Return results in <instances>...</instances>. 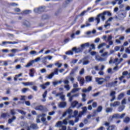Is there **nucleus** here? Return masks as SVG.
I'll return each instance as SVG.
<instances>
[{
	"instance_id": "nucleus-12",
	"label": "nucleus",
	"mask_w": 130,
	"mask_h": 130,
	"mask_svg": "<svg viewBox=\"0 0 130 130\" xmlns=\"http://www.w3.org/2000/svg\"><path fill=\"white\" fill-rule=\"evenodd\" d=\"M125 17H126V13H122L118 16L119 20L120 21H123V19L125 18Z\"/></svg>"
},
{
	"instance_id": "nucleus-11",
	"label": "nucleus",
	"mask_w": 130,
	"mask_h": 130,
	"mask_svg": "<svg viewBox=\"0 0 130 130\" xmlns=\"http://www.w3.org/2000/svg\"><path fill=\"white\" fill-rule=\"evenodd\" d=\"M95 60H97V61L102 62V61H105V60H106V58H103L98 54L95 55Z\"/></svg>"
},
{
	"instance_id": "nucleus-16",
	"label": "nucleus",
	"mask_w": 130,
	"mask_h": 130,
	"mask_svg": "<svg viewBox=\"0 0 130 130\" xmlns=\"http://www.w3.org/2000/svg\"><path fill=\"white\" fill-rule=\"evenodd\" d=\"M22 85L24 86H34L35 82H22Z\"/></svg>"
},
{
	"instance_id": "nucleus-36",
	"label": "nucleus",
	"mask_w": 130,
	"mask_h": 130,
	"mask_svg": "<svg viewBox=\"0 0 130 130\" xmlns=\"http://www.w3.org/2000/svg\"><path fill=\"white\" fill-rule=\"evenodd\" d=\"M78 70V67H76L75 68H74V69H73L71 71V72L70 74V75H74V74H75V73H76V72H77Z\"/></svg>"
},
{
	"instance_id": "nucleus-56",
	"label": "nucleus",
	"mask_w": 130,
	"mask_h": 130,
	"mask_svg": "<svg viewBox=\"0 0 130 130\" xmlns=\"http://www.w3.org/2000/svg\"><path fill=\"white\" fill-rule=\"evenodd\" d=\"M97 106H98L97 102H93L92 104V106L93 108H96V107H97Z\"/></svg>"
},
{
	"instance_id": "nucleus-18",
	"label": "nucleus",
	"mask_w": 130,
	"mask_h": 130,
	"mask_svg": "<svg viewBox=\"0 0 130 130\" xmlns=\"http://www.w3.org/2000/svg\"><path fill=\"white\" fill-rule=\"evenodd\" d=\"M58 107L60 108H64L67 106V103L66 102H61L58 105Z\"/></svg>"
},
{
	"instance_id": "nucleus-26",
	"label": "nucleus",
	"mask_w": 130,
	"mask_h": 130,
	"mask_svg": "<svg viewBox=\"0 0 130 130\" xmlns=\"http://www.w3.org/2000/svg\"><path fill=\"white\" fill-rule=\"evenodd\" d=\"M72 50H69L66 52L65 54H66V55H74V51H73V49H72Z\"/></svg>"
},
{
	"instance_id": "nucleus-30",
	"label": "nucleus",
	"mask_w": 130,
	"mask_h": 130,
	"mask_svg": "<svg viewBox=\"0 0 130 130\" xmlns=\"http://www.w3.org/2000/svg\"><path fill=\"white\" fill-rule=\"evenodd\" d=\"M110 54L108 53V52H104L103 53L101 54V56L103 57H108V56Z\"/></svg>"
},
{
	"instance_id": "nucleus-4",
	"label": "nucleus",
	"mask_w": 130,
	"mask_h": 130,
	"mask_svg": "<svg viewBox=\"0 0 130 130\" xmlns=\"http://www.w3.org/2000/svg\"><path fill=\"white\" fill-rule=\"evenodd\" d=\"M59 97L62 101H66V95H64L63 92H59L56 94L55 97Z\"/></svg>"
},
{
	"instance_id": "nucleus-34",
	"label": "nucleus",
	"mask_w": 130,
	"mask_h": 130,
	"mask_svg": "<svg viewBox=\"0 0 130 130\" xmlns=\"http://www.w3.org/2000/svg\"><path fill=\"white\" fill-rule=\"evenodd\" d=\"M23 25H24L26 27H29V26H30V22H29V21H28L24 20L23 23Z\"/></svg>"
},
{
	"instance_id": "nucleus-41",
	"label": "nucleus",
	"mask_w": 130,
	"mask_h": 130,
	"mask_svg": "<svg viewBox=\"0 0 130 130\" xmlns=\"http://www.w3.org/2000/svg\"><path fill=\"white\" fill-rule=\"evenodd\" d=\"M105 45H106V43H103L98 46V48L100 49V48H102V47H103V46H105Z\"/></svg>"
},
{
	"instance_id": "nucleus-38",
	"label": "nucleus",
	"mask_w": 130,
	"mask_h": 130,
	"mask_svg": "<svg viewBox=\"0 0 130 130\" xmlns=\"http://www.w3.org/2000/svg\"><path fill=\"white\" fill-rule=\"evenodd\" d=\"M34 69H31L30 70L29 76L30 77H34Z\"/></svg>"
},
{
	"instance_id": "nucleus-37",
	"label": "nucleus",
	"mask_w": 130,
	"mask_h": 130,
	"mask_svg": "<svg viewBox=\"0 0 130 130\" xmlns=\"http://www.w3.org/2000/svg\"><path fill=\"white\" fill-rule=\"evenodd\" d=\"M124 96V93H123V92L121 93L117 98V100H120V99H122V98H123V97Z\"/></svg>"
},
{
	"instance_id": "nucleus-27",
	"label": "nucleus",
	"mask_w": 130,
	"mask_h": 130,
	"mask_svg": "<svg viewBox=\"0 0 130 130\" xmlns=\"http://www.w3.org/2000/svg\"><path fill=\"white\" fill-rule=\"evenodd\" d=\"M116 126L115 125H111L107 128V130H115Z\"/></svg>"
},
{
	"instance_id": "nucleus-35",
	"label": "nucleus",
	"mask_w": 130,
	"mask_h": 130,
	"mask_svg": "<svg viewBox=\"0 0 130 130\" xmlns=\"http://www.w3.org/2000/svg\"><path fill=\"white\" fill-rule=\"evenodd\" d=\"M79 90H81V88H74L71 90V93H76V92H78Z\"/></svg>"
},
{
	"instance_id": "nucleus-3",
	"label": "nucleus",
	"mask_w": 130,
	"mask_h": 130,
	"mask_svg": "<svg viewBox=\"0 0 130 130\" xmlns=\"http://www.w3.org/2000/svg\"><path fill=\"white\" fill-rule=\"evenodd\" d=\"M79 63V64L82 63L83 66L89 64V63H90V61L89 60V57H85L84 58L80 60Z\"/></svg>"
},
{
	"instance_id": "nucleus-33",
	"label": "nucleus",
	"mask_w": 130,
	"mask_h": 130,
	"mask_svg": "<svg viewBox=\"0 0 130 130\" xmlns=\"http://www.w3.org/2000/svg\"><path fill=\"white\" fill-rule=\"evenodd\" d=\"M112 110H113L112 108H109V107L106 108V112L107 113H109L110 112H112Z\"/></svg>"
},
{
	"instance_id": "nucleus-22",
	"label": "nucleus",
	"mask_w": 130,
	"mask_h": 130,
	"mask_svg": "<svg viewBox=\"0 0 130 130\" xmlns=\"http://www.w3.org/2000/svg\"><path fill=\"white\" fill-rule=\"evenodd\" d=\"M30 127L32 129H38V125L37 124L32 123L30 125Z\"/></svg>"
},
{
	"instance_id": "nucleus-15",
	"label": "nucleus",
	"mask_w": 130,
	"mask_h": 130,
	"mask_svg": "<svg viewBox=\"0 0 130 130\" xmlns=\"http://www.w3.org/2000/svg\"><path fill=\"white\" fill-rule=\"evenodd\" d=\"M103 109V107H102V106H99L98 107L96 110H94L93 111V114H96V113H97V112H99V113L101 112V111H102Z\"/></svg>"
},
{
	"instance_id": "nucleus-7",
	"label": "nucleus",
	"mask_w": 130,
	"mask_h": 130,
	"mask_svg": "<svg viewBox=\"0 0 130 130\" xmlns=\"http://www.w3.org/2000/svg\"><path fill=\"white\" fill-rule=\"evenodd\" d=\"M35 110H39V111H44V110H45V109L46 108L45 106H42V105H39L35 107Z\"/></svg>"
},
{
	"instance_id": "nucleus-39",
	"label": "nucleus",
	"mask_w": 130,
	"mask_h": 130,
	"mask_svg": "<svg viewBox=\"0 0 130 130\" xmlns=\"http://www.w3.org/2000/svg\"><path fill=\"white\" fill-rule=\"evenodd\" d=\"M64 88L66 89L67 91H70L71 90V86L70 85L67 84L64 86Z\"/></svg>"
},
{
	"instance_id": "nucleus-45",
	"label": "nucleus",
	"mask_w": 130,
	"mask_h": 130,
	"mask_svg": "<svg viewBox=\"0 0 130 130\" xmlns=\"http://www.w3.org/2000/svg\"><path fill=\"white\" fill-rule=\"evenodd\" d=\"M68 123L69 124H70V125H72V126L75 125V121H74V120H69L68 121Z\"/></svg>"
},
{
	"instance_id": "nucleus-29",
	"label": "nucleus",
	"mask_w": 130,
	"mask_h": 130,
	"mask_svg": "<svg viewBox=\"0 0 130 130\" xmlns=\"http://www.w3.org/2000/svg\"><path fill=\"white\" fill-rule=\"evenodd\" d=\"M125 107V106L123 105L120 106L118 108V111H119V112H121V111L124 109Z\"/></svg>"
},
{
	"instance_id": "nucleus-19",
	"label": "nucleus",
	"mask_w": 130,
	"mask_h": 130,
	"mask_svg": "<svg viewBox=\"0 0 130 130\" xmlns=\"http://www.w3.org/2000/svg\"><path fill=\"white\" fill-rule=\"evenodd\" d=\"M35 62V61L34 60H31L29 61L26 65L24 66L25 68H30V67H31V66H33V64Z\"/></svg>"
},
{
	"instance_id": "nucleus-44",
	"label": "nucleus",
	"mask_w": 130,
	"mask_h": 130,
	"mask_svg": "<svg viewBox=\"0 0 130 130\" xmlns=\"http://www.w3.org/2000/svg\"><path fill=\"white\" fill-rule=\"evenodd\" d=\"M52 74H54V75H58V69L55 68L54 70V72H52Z\"/></svg>"
},
{
	"instance_id": "nucleus-1",
	"label": "nucleus",
	"mask_w": 130,
	"mask_h": 130,
	"mask_svg": "<svg viewBox=\"0 0 130 130\" xmlns=\"http://www.w3.org/2000/svg\"><path fill=\"white\" fill-rule=\"evenodd\" d=\"M107 15L109 17H111V13L109 11H104L102 13L98 15L95 18V21H96V25H98L100 23V18L102 20L103 22H104L106 18H105V15Z\"/></svg>"
},
{
	"instance_id": "nucleus-48",
	"label": "nucleus",
	"mask_w": 130,
	"mask_h": 130,
	"mask_svg": "<svg viewBox=\"0 0 130 130\" xmlns=\"http://www.w3.org/2000/svg\"><path fill=\"white\" fill-rule=\"evenodd\" d=\"M75 117V121L74 122L77 123L79 122V120H80L79 118H80V117H79V114L78 115V116H76L74 117Z\"/></svg>"
},
{
	"instance_id": "nucleus-10",
	"label": "nucleus",
	"mask_w": 130,
	"mask_h": 130,
	"mask_svg": "<svg viewBox=\"0 0 130 130\" xmlns=\"http://www.w3.org/2000/svg\"><path fill=\"white\" fill-rule=\"evenodd\" d=\"M122 60H123L122 58H121L120 59L116 58L114 59L113 63H115L116 66H118Z\"/></svg>"
},
{
	"instance_id": "nucleus-21",
	"label": "nucleus",
	"mask_w": 130,
	"mask_h": 130,
	"mask_svg": "<svg viewBox=\"0 0 130 130\" xmlns=\"http://www.w3.org/2000/svg\"><path fill=\"white\" fill-rule=\"evenodd\" d=\"M7 116L10 117L9 113H2L0 116V118H6Z\"/></svg>"
},
{
	"instance_id": "nucleus-47",
	"label": "nucleus",
	"mask_w": 130,
	"mask_h": 130,
	"mask_svg": "<svg viewBox=\"0 0 130 130\" xmlns=\"http://www.w3.org/2000/svg\"><path fill=\"white\" fill-rule=\"evenodd\" d=\"M17 111H18V112H19V113H21L23 115H25L26 113V112H25L24 111H22V110H19V109H18Z\"/></svg>"
},
{
	"instance_id": "nucleus-55",
	"label": "nucleus",
	"mask_w": 130,
	"mask_h": 130,
	"mask_svg": "<svg viewBox=\"0 0 130 130\" xmlns=\"http://www.w3.org/2000/svg\"><path fill=\"white\" fill-rule=\"evenodd\" d=\"M79 115V111L78 110H75L74 112V117L78 116L77 115Z\"/></svg>"
},
{
	"instance_id": "nucleus-62",
	"label": "nucleus",
	"mask_w": 130,
	"mask_h": 130,
	"mask_svg": "<svg viewBox=\"0 0 130 130\" xmlns=\"http://www.w3.org/2000/svg\"><path fill=\"white\" fill-rule=\"evenodd\" d=\"M28 90H29V88H24L22 89V93H26V92H27Z\"/></svg>"
},
{
	"instance_id": "nucleus-60",
	"label": "nucleus",
	"mask_w": 130,
	"mask_h": 130,
	"mask_svg": "<svg viewBox=\"0 0 130 130\" xmlns=\"http://www.w3.org/2000/svg\"><path fill=\"white\" fill-rule=\"evenodd\" d=\"M89 46H90V48L93 49V50H95V44H91Z\"/></svg>"
},
{
	"instance_id": "nucleus-43",
	"label": "nucleus",
	"mask_w": 130,
	"mask_h": 130,
	"mask_svg": "<svg viewBox=\"0 0 130 130\" xmlns=\"http://www.w3.org/2000/svg\"><path fill=\"white\" fill-rule=\"evenodd\" d=\"M82 101H83V102H86V94L83 93L82 94Z\"/></svg>"
},
{
	"instance_id": "nucleus-64",
	"label": "nucleus",
	"mask_w": 130,
	"mask_h": 130,
	"mask_svg": "<svg viewBox=\"0 0 130 130\" xmlns=\"http://www.w3.org/2000/svg\"><path fill=\"white\" fill-rule=\"evenodd\" d=\"M78 86V82H76L73 85V88H77Z\"/></svg>"
},
{
	"instance_id": "nucleus-17",
	"label": "nucleus",
	"mask_w": 130,
	"mask_h": 130,
	"mask_svg": "<svg viewBox=\"0 0 130 130\" xmlns=\"http://www.w3.org/2000/svg\"><path fill=\"white\" fill-rule=\"evenodd\" d=\"M49 85H50V83L49 82H47L46 83H45V84H43L42 85H40L41 88H42V89H43V90L46 89V88H47L48 86H49Z\"/></svg>"
},
{
	"instance_id": "nucleus-8",
	"label": "nucleus",
	"mask_w": 130,
	"mask_h": 130,
	"mask_svg": "<svg viewBox=\"0 0 130 130\" xmlns=\"http://www.w3.org/2000/svg\"><path fill=\"white\" fill-rule=\"evenodd\" d=\"M34 11L35 13H40L41 12H44V11H45V7L43 6L38 8H35Z\"/></svg>"
},
{
	"instance_id": "nucleus-58",
	"label": "nucleus",
	"mask_w": 130,
	"mask_h": 130,
	"mask_svg": "<svg viewBox=\"0 0 130 130\" xmlns=\"http://www.w3.org/2000/svg\"><path fill=\"white\" fill-rule=\"evenodd\" d=\"M84 72H85V70H84V68H82L80 71L79 74L82 76V75H84Z\"/></svg>"
},
{
	"instance_id": "nucleus-57",
	"label": "nucleus",
	"mask_w": 130,
	"mask_h": 130,
	"mask_svg": "<svg viewBox=\"0 0 130 130\" xmlns=\"http://www.w3.org/2000/svg\"><path fill=\"white\" fill-rule=\"evenodd\" d=\"M125 104H126V99H124L121 101V105H124Z\"/></svg>"
},
{
	"instance_id": "nucleus-42",
	"label": "nucleus",
	"mask_w": 130,
	"mask_h": 130,
	"mask_svg": "<svg viewBox=\"0 0 130 130\" xmlns=\"http://www.w3.org/2000/svg\"><path fill=\"white\" fill-rule=\"evenodd\" d=\"M70 78V77H67V79L64 80L63 83L64 84V85H69V84H70V81H69V80H68L69 78Z\"/></svg>"
},
{
	"instance_id": "nucleus-25",
	"label": "nucleus",
	"mask_w": 130,
	"mask_h": 130,
	"mask_svg": "<svg viewBox=\"0 0 130 130\" xmlns=\"http://www.w3.org/2000/svg\"><path fill=\"white\" fill-rule=\"evenodd\" d=\"M16 116H13L12 118H10L8 120V123H9L10 124H12L13 123V121H14V120H16Z\"/></svg>"
},
{
	"instance_id": "nucleus-13",
	"label": "nucleus",
	"mask_w": 130,
	"mask_h": 130,
	"mask_svg": "<svg viewBox=\"0 0 130 130\" xmlns=\"http://www.w3.org/2000/svg\"><path fill=\"white\" fill-rule=\"evenodd\" d=\"M116 84H117V81L112 82L111 83H108L106 84V86L108 88H111V87H114L116 86Z\"/></svg>"
},
{
	"instance_id": "nucleus-24",
	"label": "nucleus",
	"mask_w": 130,
	"mask_h": 130,
	"mask_svg": "<svg viewBox=\"0 0 130 130\" xmlns=\"http://www.w3.org/2000/svg\"><path fill=\"white\" fill-rule=\"evenodd\" d=\"M30 13H32L31 10H24L22 11L21 14V15H28V14H30Z\"/></svg>"
},
{
	"instance_id": "nucleus-52",
	"label": "nucleus",
	"mask_w": 130,
	"mask_h": 130,
	"mask_svg": "<svg viewBox=\"0 0 130 130\" xmlns=\"http://www.w3.org/2000/svg\"><path fill=\"white\" fill-rule=\"evenodd\" d=\"M110 80V77L109 76H107L104 79V82H108Z\"/></svg>"
},
{
	"instance_id": "nucleus-54",
	"label": "nucleus",
	"mask_w": 130,
	"mask_h": 130,
	"mask_svg": "<svg viewBox=\"0 0 130 130\" xmlns=\"http://www.w3.org/2000/svg\"><path fill=\"white\" fill-rule=\"evenodd\" d=\"M109 26H110V23H108V21H106L105 22V24L104 25L105 28H107Z\"/></svg>"
},
{
	"instance_id": "nucleus-61",
	"label": "nucleus",
	"mask_w": 130,
	"mask_h": 130,
	"mask_svg": "<svg viewBox=\"0 0 130 130\" xmlns=\"http://www.w3.org/2000/svg\"><path fill=\"white\" fill-rule=\"evenodd\" d=\"M55 66H57L58 68H61V66H62V64L59 62H57L55 63Z\"/></svg>"
},
{
	"instance_id": "nucleus-51",
	"label": "nucleus",
	"mask_w": 130,
	"mask_h": 130,
	"mask_svg": "<svg viewBox=\"0 0 130 130\" xmlns=\"http://www.w3.org/2000/svg\"><path fill=\"white\" fill-rule=\"evenodd\" d=\"M112 38H113V37H112V35H109L107 37V41H111L112 40Z\"/></svg>"
},
{
	"instance_id": "nucleus-59",
	"label": "nucleus",
	"mask_w": 130,
	"mask_h": 130,
	"mask_svg": "<svg viewBox=\"0 0 130 130\" xmlns=\"http://www.w3.org/2000/svg\"><path fill=\"white\" fill-rule=\"evenodd\" d=\"M19 50L18 49H13L11 50V52H19Z\"/></svg>"
},
{
	"instance_id": "nucleus-31",
	"label": "nucleus",
	"mask_w": 130,
	"mask_h": 130,
	"mask_svg": "<svg viewBox=\"0 0 130 130\" xmlns=\"http://www.w3.org/2000/svg\"><path fill=\"white\" fill-rule=\"evenodd\" d=\"M54 73H51V74L48 75L45 77L46 79H51L54 76Z\"/></svg>"
},
{
	"instance_id": "nucleus-32",
	"label": "nucleus",
	"mask_w": 130,
	"mask_h": 130,
	"mask_svg": "<svg viewBox=\"0 0 130 130\" xmlns=\"http://www.w3.org/2000/svg\"><path fill=\"white\" fill-rule=\"evenodd\" d=\"M129 121H130V118L128 117H125L123 119V122H125V123H128Z\"/></svg>"
},
{
	"instance_id": "nucleus-50",
	"label": "nucleus",
	"mask_w": 130,
	"mask_h": 130,
	"mask_svg": "<svg viewBox=\"0 0 130 130\" xmlns=\"http://www.w3.org/2000/svg\"><path fill=\"white\" fill-rule=\"evenodd\" d=\"M67 113H68V114H70V115H71V114H72V113H73V110L71 109H68L67 111Z\"/></svg>"
},
{
	"instance_id": "nucleus-2",
	"label": "nucleus",
	"mask_w": 130,
	"mask_h": 130,
	"mask_svg": "<svg viewBox=\"0 0 130 130\" xmlns=\"http://www.w3.org/2000/svg\"><path fill=\"white\" fill-rule=\"evenodd\" d=\"M90 47V43L87 42L80 45V47L77 48L76 47H73L72 48L73 51H74L75 53H79L80 52H82L86 47Z\"/></svg>"
},
{
	"instance_id": "nucleus-28",
	"label": "nucleus",
	"mask_w": 130,
	"mask_h": 130,
	"mask_svg": "<svg viewBox=\"0 0 130 130\" xmlns=\"http://www.w3.org/2000/svg\"><path fill=\"white\" fill-rule=\"evenodd\" d=\"M85 80L86 82H87V83H89V82H91L92 81V76H86L85 77Z\"/></svg>"
},
{
	"instance_id": "nucleus-23",
	"label": "nucleus",
	"mask_w": 130,
	"mask_h": 130,
	"mask_svg": "<svg viewBox=\"0 0 130 130\" xmlns=\"http://www.w3.org/2000/svg\"><path fill=\"white\" fill-rule=\"evenodd\" d=\"M78 104H79V103L78 102V101H74L73 102H72L71 106L73 108H75V107H76L78 105Z\"/></svg>"
},
{
	"instance_id": "nucleus-63",
	"label": "nucleus",
	"mask_w": 130,
	"mask_h": 130,
	"mask_svg": "<svg viewBox=\"0 0 130 130\" xmlns=\"http://www.w3.org/2000/svg\"><path fill=\"white\" fill-rule=\"evenodd\" d=\"M37 86H33L32 87V90H34V91H35V92H37V91H38V89H37Z\"/></svg>"
},
{
	"instance_id": "nucleus-5",
	"label": "nucleus",
	"mask_w": 130,
	"mask_h": 130,
	"mask_svg": "<svg viewBox=\"0 0 130 130\" xmlns=\"http://www.w3.org/2000/svg\"><path fill=\"white\" fill-rule=\"evenodd\" d=\"M116 94V92L114 90H111L110 96L112 97V99L110 100V102H112L115 100V94Z\"/></svg>"
},
{
	"instance_id": "nucleus-6",
	"label": "nucleus",
	"mask_w": 130,
	"mask_h": 130,
	"mask_svg": "<svg viewBox=\"0 0 130 130\" xmlns=\"http://www.w3.org/2000/svg\"><path fill=\"white\" fill-rule=\"evenodd\" d=\"M82 111H80L79 114V117H82V115L86 114L87 113V107H84L82 108Z\"/></svg>"
},
{
	"instance_id": "nucleus-46",
	"label": "nucleus",
	"mask_w": 130,
	"mask_h": 130,
	"mask_svg": "<svg viewBox=\"0 0 130 130\" xmlns=\"http://www.w3.org/2000/svg\"><path fill=\"white\" fill-rule=\"evenodd\" d=\"M62 123L64 124V125H68V118H66L65 119L63 120Z\"/></svg>"
},
{
	"instance_id": "nucleus-14",
	"label": "nucleus",
	"mask_w": 130,
	"mask_h": 130,
	"mask_svg": "<svg viewBox=\"0 0 130 130\" xmlns=\"http://www.w3.org/2000/svg\"><path fill=\"white\" fill-rule=\"evenodd\" d=\"M119 105H120V102L116 101L113 103L110 104V106L111 107H117V106H119Z\"/></svg>"
},
{
	"instance_id": "nucleus-20",
	"label": "nucleus",
	"mask_w": 130,
	"mask_h": 130,
	"mask_svg": "<svg viewBox=\"0 0 130 130\" xmlns=\"http://www.w3.org/2000/svg\"><path fill=\"white\" fill-rule=\"evenodd\" d=\"M77 81L78 82H80V84H81V85H84V81H85L84 78H83L81 77H78L77 78Z\"/></svg>"
},
{
	"instance_id": "nucleus-53",
	"label": "nucleus",
	"mask_w": 130,
	"mask_h": 130,
	"mask_svg": "<svg viewBox=\"0 0 130 130\" xmlns=\"http://www.w3.org/2000/svg\"><path fill=\"white\" fill-rule=\"evenodd\" d=\"M47 95V90H46V91H45V92H44V93L42 95L43 98V99L46 98Z\"/></svg>"
},
{
	"instance_id": "nucleus-40",
	"label": "nucleus",
	"mask_w": 130,
	"mask_h": 130,
	"mask_svg": "<svg viewBox=\"0 0 130 130\" xmlns=\"http://www.w3.org/2000/svg\"><path fill=\"white\" fill-rule=\"evenodd\" d=\"M10 114H11V115H13V116L14 115H15V114H16V111L15 110V109L10 110Z\"/></svg>"
},
{
	"instance_id": "nucleus-49",
	"label": "nucleus",
	"mask_w": 130,
	"mask_h": 130,
	"mask_svg": "<svg viewBox=\"0 0 130 130\" xmlns=\"http://www.w3.org/2000/svg\"><path fill=\"white\" fill-rule=\"evenodd\" d=\"M113 117H114V118H120V115L119 114H115L114 115H113Z\"/></svg>"
},
{
	"instance_id": "nucleus-9",
	"label": "nucleus",
	"mask_w": 130,
	"mask_h": 130,
	"mask_svg": "<svg viewBox=\"0 0 130 130\" xmlns=\"http://www.w3.org/2000/svg\"><path fill=\"white\" fill-rule=\"evenodd\" d=\"M95 82L98 83V85H102L104 83V78H96Z\"/></svg>"
}]
</instances>
